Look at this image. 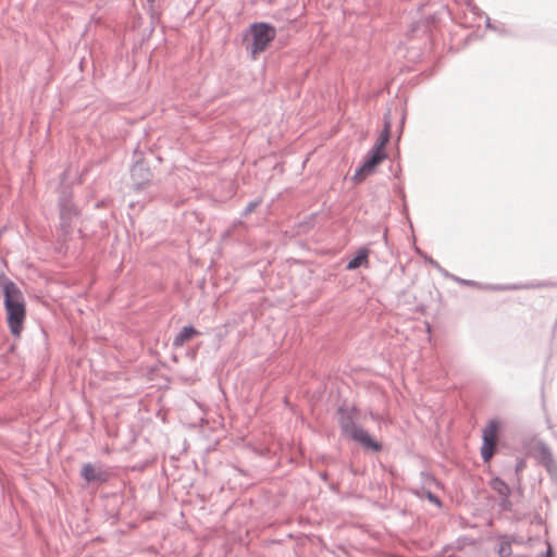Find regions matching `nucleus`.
<instances>
[{"label":"nucleus","instance_id":"obj_12","mask_svg":"<svg viewBox=\"0 0 557 557\" xmlns=\"http://www.w3.org/2000/svg\"><path fill=\"white\" fill-rule=\"evenodd\" d=\"M488 484L490 487L499 495V497L511 495L509 485L500 478H493Z\"/></svg>","mask_w":557,"mask_h":557},{"label":"nucleus","instance_id":"obj_26","mask_svg":"<svg viewBox=\"0 0 557 557\" xmlns=\"http://www.w3.org/2000/svg\"><path fill=\"white\" fill-rule=\"evenodd\" d=\"M443 276L445 277H448L449 278V275H451L448 271H446L445 269H443L441 265H440V269H436Z\"/></svg>","mask_w":557,"mask_h":557},{"label":"nucleus","instance_id":"obj_29","mask_svg":"<svg viewBox=\"0 0 557 557\" xmlns=\"http://www.w3.org/2000/svg\"><path fill=\"white\" fill-rule=\"evenodd\" d=\"M383 238H384L385 242L387 240V232H386V230L384 231Z\"/></svg>","mask_w":557,"mask_h":557},{"label":"nucleus","instance_id":"obj_5","mask_svg":"<svg viewBox=\"0 0 557 557\" xmlns=\"http://www.w3.org/2000/svg\"><path fill=\"white\" fill-rule=\"evenodd\" d=\"M497 431L498 423L495 420H491L483 430L481 458L484 462H488L495 454Z\"/></svg>","mask_w":557,"mask_h":557},{"label":"nucleus","instance_id":"obj_14","mask_svg":"<svg viewBox=\"0 0 557 557\" xmlns=\"http://www.w3.org/2000/svg\"><path fill=\"white\" fill-rule=\"evenodd\" d=\"M414 494L420 498H426L430 503L434 504L438 508L442 507L440 497L432 493L429 488L420 487L419 490L414 491Z\"/></svg>","mask_w":557,"mask_h":557},{"label":"nucleus","instance_id":"obj_20","mask_svg":"<svg viewBox=\"0 0 557 557\" xmlns=\"http://www.w3.org/2000/svg\"><path fill=\"white\" fill-rule=\"evenodd\" d=\"M449 278L461 284V285H466V286H476L478 283L474 282V281H471V280H466V278H460L456 275H449Z\"/></svg>","mask_w":557,"mask_h":557},{"label":"nucleus","instance_id":"obj_19","mask_svg":"<svg viewBox=\"0 0 557 557\" xmlns=\"http://www.w3.org/2000/svg\"><path fill=\"white\" fill-rule=\"evenodd\" d=\"M509 497H510V496H503V497H500V500H499V503H498V506H499L503 510H506V511L511 510L512 503L510 502Z\"/></svg>","mask_w":557,"mask_h":557},{"label":"nucleus","instance_id":"obj_22","mask_svg":"<svg viewBox=\"0 0 557 557\" xmlns=\"http://www.w3.org/2000/svg\"><path fill=\"white\" fill-rule=\"evenodd\" d=\"M521 286L519 285H510V286H496L494 287V289L496 290H509V289H518L520 288Z\"/></svg>","mask_w":557,"mask_h":557},{"label":"nucleus","instance_id":"obj_31","mask_svg":"<svg viewBox=\"0 0 557 557\" xmlns=\"http://www.w3.org/2000/svg\"><path fill=\"white\" fill-rule=\"evenodd\" d=\"M156 0H147L148 3H153Z\"/></svg>","mask_w":557,"mask_h":557},{"label":"nucleus","instance_id":"obj_3","mask_svg":"<svg viewBox=\"0 0 557 557\" xmlns=\"http://www.w3.org/2000/svg\"><path fill=\"white\" fill-rule=\"evenodd\" d=\"M248 30L251 35V44L247 46V50L253 57L265 50L276 36L275 27L267 22L252 23Z\"/></svg>","mask_w":557,"mask_h":557},{"label":"nucleus","instance_id":"obj_11","mask_svg":"<svg viewBox=\"0 0 557 557\" xmlns=\"http://www.w3.org/2000/svg\"><path fill=\"white\" fill-rule=\"evenodd\" d=\"M368 257H369V249L368 248H359L356 252V255L354 256L352 259H350L347 264H346V269L347 270H356L358 268H360L361 265H364L368 263Z\"/></svg>","mask_w":557,"mask_h":557},{"label":"nucleus","instance_id":"obj_16","mask_svg":"<svg viewBox=\"0 0 557 557\" xmlns=\"http://www.w3.org/2000/svg\"><path fill=\"white\" fill-rule=\"evenodd\" d=\"M73 193L69 186L62 187L59 194L58 206H64L69 203H73L72 201Z\"/></svg>","mask_w":557,"mask_h":557},{"label":"nucleus","instance_id":"obj_21","mask_svg":"<svg viewBox=\"0 0 557 557\" xmlns=\"http://www.w3.org/2000/svg\"><path fill=\"white\" fill-rule=\"evenodd\" d=\"M510 552H511V548H510V544L509 543L502 544V546H500V548L498 550V553L502 556H509Z\"/></svg>","mask_w":557,"mask_h":557},{"label":"nucleus","instance_id":"obj_6","mask_svg":"<svg viewBox=\"0 0 557 557\" xmlns=\"http://www.w3.org/2000/svg\"><path fill=\"white\" fill-rule=\"evenodd\" d=\"M152 172L144 160H137L131 169V177L136 190L144 188L152 180Z\"/></svg>","mask_w":557,"mask_h":557},{"label":"nucleus","instance_id":"obj_15","mask_svg":"<svg viewBox=\"0 0 557 557\" xmlns=\"http://www.w3.org/2000/svg\"><path fill=\"white\" fill-rule=\"evenodd\" d=\"M420 481L422 486L421 487H430L432 485H438L437 479L429 471H421L420 472Z\"/></svg>","mask_w":557,"mask_h":557},{"label":"nucleus","instance_id":"obj_13","mask_svg":"<svg viewBox=\"0 0 557 557\" xmlns=\"http://www.w3.org/2000/svg\"><path fill=\"white\" fill-rule=\"evenodd\" d=\"M389 137H391L389 123H386L384 128H383V131L380 134L379 139L374 144L373 148H375V149H377V150H380L382 152H386L385 151V146L388 143Z\"/></svg>","mask_w":557,"mask_h":557},{"label":"nucleus","instance_id":"obj_8","mask_svg":"<svg viewBox=\"0 0 557 557\" xmlns=\"http://www.w3.org/2000/svg\"><path fill=\"white\" fill-rule=\"evenodd\" d=\"M536 459L552 478L557 479V461L547 444L541 442L536 448Z\"/></svg>","mask_w":557,"mask_h":557},{"label":"nucleus","instance_id":"obj_27","mask_svg":"<svg viewBox=\"0 0 557 557\" xmlns=\"http://www.w3.org/2000/svg\"><path fill=\"white\" fill-rule=\"evenodd\" d=\"M542 557H554V554H553L550 545H548L545 554Z\"/></svg>","mask_w":557,"mask_h":557},{"label":"nucleus","instance_id":"obj_17","mask_svg":"<svg viewBox=\"0 0 557 557\" xmlns=\"http://www.w3.org/2000/svg\"><path fill=\"white\" fill-rule=\"evenodd\" d=\"M261 202H262L261 198H256L255 200H251L250 202H248L247 206L245 207L244 211L242 212V216L246 218L248 214L253 212L256 210V208L261 205Z\"/></svg>","mask_w":557,"mask_h":557},{"label":"nucleus","instance_id":"obj_2","mask_svg":"<svg viewBox=\"0 0 557 557\" xmlns=\"http://www.w3.org/2000/svg\"><path fill=\"white\" fill-rule=\"evenodd\" d=\"M338 425L341 435L347 437L362 447L372 451H380L382 445L373 440L368 431L356 423L359 418V410L355 406H339L337 408Z\"/></svg>","mask_w":557,"mask_h":557},{"label":"nucleus","instance_id":"obj_18","mask_svg":"<svg viewBox=\"0 0 557 557\" xmlns=\"http://www.w3.org/2000/svg\"><path fill=\"white\" fill-rule=\"evenodd\" d=\"M318 213H311L310 215L306 216L304 222H301L300 226L304 230H310L314 226V220Z\"/></svg>","mask_w":557,"mask_h":557},{"label":"nucleus","instance_id":"obj_4","mask_svg":"<svg viewBox=\"0 0 557 557\" xmlns=\"http://www.w3.org/2000/svg\"><path fill=\"white\" fill-rule=\"evenodd\" d=\"M386 157V152H382L372 147L364 157L362 164L356 170L352 180L355 182H362Z\"/></svg>","mask_w":557,"mask_h":557},{"label":"nucleus","instance_id":"obj_28","mask_svg":"<svg viewBox=\"0 0 557 557\" xmlns=\"http://www.w3.org/2000/svg\"><path fill=\"white\" fill-rule=\"evenodd\" d=\"M320 478H321L323 481H326V480H327V473H325V472H321V473H320Z\"/></svg>","mask_w":557,"mask_h":557},{"label":"nucleus","instance_id":"obj_23","mask_svg":"<svg viewBox=\"0 0 557 557\" xmlns=\"http://www.w3.org/2000/svg\"><path fill=\"white\" fill-rule=\"evenodd\" d=\"M423 258L432 265L434 267L435 269H440V264L437 261H435L434 259L432 258H429L426 257L425 255L423 256Z\"/></svg>","mask_w":557,"mask_h":557},{"label":"nucleus","instance_id":"obj_24","mask_svg":"<svg viewBox=\"0 0 557 557\" xmlns=\"http://www.w3.org/2000/svg\"><path fill=\"white\" fill-rule=\"evenodd\" d=\"M524 467V460L523 459H520L519 461H517L516 463V467H515V470L516 472H519L520 470H522V468Z\"/></svg>","mask_w":557,"mask_h":557},{"label":"nucleus","instance_id":"obj_9","mask_svg":"<svg viewBox=\"0 0 557 557\" xmlns=\"http://www.w3.org/2000/svg\"><path fill=\"white\" fill-rule=\"evenodd\" d=\"M60 226L64 233H70L73 221L78 216V210L74 203L59 206Z\"/></svg>","mask_w":557,"mask_h":557},{"label":"nucleus","instance_id":"obj_32","mask_svg":"<svg viewBox=\"0 0 557 557\" xmlns=\"http://www.w3.org/2000/svg\"><path fill=\"white\" fill-rule=\"evenodd\" d=\"M476 10H479L478 7H474L473 12L476 13Z\"/></svg>","mask_w":557,"mask_h":557},{"label":"nucleus","instance_id":"obj_10","mask_svg":"<svg viewBox=\"0 0 557 557\" xmlns=\"http://www.w3.org/2000/svg\"><path fill=\"white\" fill-rule=\"evenodd\" d=\"M198 334L199 331L193 325L183 326L181 331L174 336L172 345L174 348L183 347L187 341Z\"/></svg>","mask_w":557,"mask_h":557},{"label":"nucleus","instance_id":"obj_7","mask_svg":"<svg viewBox=\"0 0 557 557\" xmlns=\"http://www.w3.org/2000/svg\"><path fill=\"white\" fill-rule=\"evenodd\" d=\"M81 476L87 483H107L110 480V471L103 467H96L90 462L83 465L81 470Z\"/></svg>","mask_w":557,"mask_h":557},{"label":"nucleus","instance_id":"obj_30","mask_svg":"<svg viewBox=\"0 0 557 557\" xmlns=\"http://www.w3.org/2000/svg\"><path fill=\"white\" fill-rule=\"evenodd\" d=\"M525 288H531V287H534L533 285H525L524 286Z\"/></svg>","mask_w":557,"mask_h":557},{"label":"nucleus","instance_id":"obj_1","mask_svg":"<svg viewBox=\"0 0 557 557\" xmlns=\"http://www.w3.org/2000/svg\"><path fill=\"white\" fill-rule=\"evenodd\" d=\"M0 289L3 295V307L9 330L14 337H20L26 318L24 295L20 287L3 272H0Z\"/></svg>","mask_w":557,"mask_h":557},{"label":"nucleus","instance_id":"obj_25","mask_svg":"<svg viewBox=\"0 0 557 557\" xmlns=\"http://www.w3.org/2000/svg\"><path fill=\"white\" fill-rule=\"evenodd\" d=\"M485 26H486L487 28H491V29H494V30H496V29H497L494 25H492V23H491V18H490L487 15L485 16Z\"/></svg>","mask_w":557,"mask_h":557}]
</instances>
